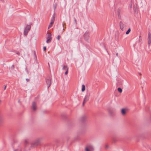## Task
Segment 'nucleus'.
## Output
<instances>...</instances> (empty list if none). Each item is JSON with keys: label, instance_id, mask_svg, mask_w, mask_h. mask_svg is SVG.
<instances>
[{"label": "nucleus", "instance_id": "a878e982", "mask_svg": "<svg viewBox=\"0 0 151 151\" xmlns=\"http://www.w3.org/2000/svg\"><path fill=\"white\" fill-rule=\"evenodd\" d=\"M116 55H117V56H118V53H117L116 54Z\"/></svg>", "mask_w": 151, "mask_h": 151}, {"label": "nucleus", "instance_id": "bb28decb", "mask_svg": "<svg viewBox=\"0 0 151 151\" xmlns=\"http://www.w3.org/2000/svg\"><path fill=\"white\" fill-rule=\"evenodd\" d=\"M26 80H27V81H29V79H27Z\"/></svg>", "mask_w": 151, "mask_h": 151}, {"label": "nucleus", "instance_id": "393cba45", "mask_svg": "<svg viewBox=\"0 0 151 151\" xmlns=\"http://www.w3.org/2000/svg\"><path fill=\"white\" fill-rule=\"evenodd\" d=\"M1 99H0V104L1 103Z\"/></svg>", "mask_w": 151, "mask_h": 151}, {"label": "nucleus", "instance_id": "aec40b11", "mask_svg": "<svg viewBox=\"0 0 151 151\" xmlns=\"http://www.w3.org/2000/svg\"><path fill=\"white\" fill-rule=\"evenodd\" d=\"M68 68H67V70H66V71L65 72V75H66L68 74Z\"/></svg>", "mask_w": 151, "mask_h": 151}, {"label": "nucleus", "instance_id": "a211bd4d", "mask_svg": "<svg viewBox=\"0 0 151 151\" xmlns=\"http://www.w3.org/2000/svg\"><path fill=\"white\" fill-rule=\"evenodd\" d=\"M67 68H68L67 66L64 65L63 67V70H67Z\"/></svg>", "mask_w": 151, "mask_h": 151}, {"label": "nucleus", "instance_id": "0eeeda50", "mask_svg": "<svg viewBox=\"0 0 151 151\" xmlns=\"http://www.w3.org/2000/svg\"><path fill=\"white\" fill-rule=\"evenodd\" d=\"M46 82L47 85V88H48L51 85V81L50 79H47L46 81Z\"/></svg>", "mask_w": 151, "mask_h": 151}, {"label": "nucleus", "instance_id": "20e7f679", "mask_svg": "<svg viewBox=\"0 0 151 151\" xmlns=\"http://www.w3.org/2000/svg\"><path fill=\"white\" fill-rule=\"evenodd\" d=\"M120 27L121 29L123 31L125 30V26L124 25L123 22H120L119 23Z\"/></svg>", "mask_w": 151, "mask_h": 151}, {"label": "nucleus", "instance_id": "9d476101", "mask_svg": "<svg viewBox=\"0 0 151 151\" xmlns=\"http://www.w3.org/2000/svg\"><path fill=\"white\" fill-rule=\"evenodd\" d=\"M126 110L124 109H123L121 110V113L123 115H125L126 114Z\"/></svg>", "mask_w": 151, "mask_h": 151}, {"label": "nucleus", "instance_id": "4468645a", "mask_svg": "<svg viewBox=\"0 0 151 151\" xmlns=\"http://www.w3.org/2000/svg\"><path fill=\"white\" fill-rule=\"evenodd\" d=\"M54 20V19L52 20L51 22L50 25L49 26L48 29H49L52 26L53 24Z\"/></svg>", "mask_w": 151, "mask_h": 151}, {"label": "nucleus", "instance_id": "f8f14e48", "mask_svg": "<svg viewBox=\"0 0 151 151\" xmlns=\"http://www.w3.org/2000/svg\"><path fill=\"white\" fill-rule=\"evenodd\" d=\"M14 151H22V149L21 147L19 146L17 148L14 149Z\"/></svg>", "mask_w": 151, "mask_h": 151}, {"label": "nucleus", "instance_id": "39448f33", "mask_svg": "<svg viewBox=\"0 0 151 151\" xmlns=\"http://www.w3.org/2000/svg\"><path fill=\"white\" fill-rule=\"evenodd\" d=\"M148 43L149 45H150L151 43V34L149 33L148 35Z\"/></svg>", "mask_w": 151, "mask_h": 151}, {"label": "nucleus", "instance_id": "cd10ccee", "mask_svg": "<svg viewBox=\"0 0 151 151\" xmlns=\"http://www.w3.org/2000/svg\"><path fill=\"white\" fill-rule=\"evenodd\" d=\"M6 88V86H5V89Z\"/></svg>", "mask_w": 151, "mask_h": 151}, {"label": "nucleus", "instance_id": "f257e3e1", "mask_svg": "<svg viewBox=\"0 0 151 151\" xmlns=\"http://www.w3.org/2000/svg\"><path fill=\"white\" fill-rule=\"evenodd\" d=\"M41 139H37L34 142L31 143L32 145V146H35L37 145L41 141Z\"/></svg>", "mask_w": 151, "mask_h": 151}, {"label": "nucleus", "instance_id": "ddd939ff", "mask_svg": "<svg viewBox=\"0 0 151 151\" xmlns=\"http://www.w3.org/2000/svg\"><path fill=\"white\" fill-rule=\"evenodd\" d=\"M4 120V118L3 116H0V124L2 123Z\"/></svg>", "mask_w": 151, "mask_h": 151}, {"label": "nucleus", "instance_id": "dca6fc26", "mask_svg": "<svg viewBox=\"0 0 151 151\" xmlns=\"http://www.w3.org/2000/svg\"><path fill=\"white\" fill-rule=\"evenodd\" d=\"M28 32L29 31L27 30H26V29H24V35L25 36H27Z\"/></svg>", "mask_w": 151, "mask_h": 151}, {"label": "nucleus", "instance_id": "6e6552de", "mask_svg": "<svg viewBox=\"0 0 151 151\" xmlns=\"http://www.w3.org/2000/svg\"><path fill=\"white\" fill-rule=\"evenodd\" d=\"M36 104L35 102H33L32 104V108L33 110L35 111L36 109Z\"/></svg>", "mask_w": 151, "mask_h": 151}, {"label": "nucleus", "instance_id": "b1692460", "mask_svg": "<svg viewBox=\"0 0 151 151\" xmlns=\"http://www.w3.org/2000/svg\"><path fill=\"white\" fill-rule=\"evenodd\" d=\"M16 53H17V55H20V53H19V52H16Z\"/></svg>", "mask_w": 151, "mask_h": 151}, {"label": "nucleus", "instance_id": "412c9836", "mask_svg": "<svg viewBox=\"0 0 151 151\" xmlns=\"http://www.w3.org/2000/svg\"><path fill=\"white\" fill-rule=\"evenodd\" d=\"M43 50L44 51H45L46 50V47H43Z\"/></svg>", "mask_w": 151, "mask_h": 151}, {"label": "nucleus", "instance_id": "c85d7f7f", "mask_svg": "<svg viewBox=\"0 0 151 151\" xmlns=\"http://www.w3.org/2000/svg\"><path fill=\"white\" fill-rule=\"evenodd\" d=\"M1 1H3V0H0Z\"/></svg>", "mask_w": 151, "mask_h": 151}, {"label": "nucleus", "instance_id": "423d86ee", "mask_svg": "<svg viewBox=\"0 0 151 151\" xmlns=\"http://www.w3.org/2000/svg\"><path fill=\"white\" fill-rule=\"evenodd\" d=\"M89 99V96H86L85 98L84 99L83 102V105L84 106L85 103L87 102Z\"/></svg>", "mask_w": 151, "mask_h": 151}, {"label": "nucleus", "instance_id": "2eb2a0df", "mask_svg": "<svg viewBox=\"0 0 151 151\" xmlns=\"http://www.w3.org/2000/svg\"><path fill=\"white\" fill-rule=\"evenodd\" d=\"M85 90V86L84 85H83L82 86V91L83 92Z\"/></svg>", "mask_w": 151, "mask_h": 151}, {"label": "nucleus", "instance_id": "4be33fe9", "mask_svg": "<svg viewBox=\"0 0 151 151\" xmlns=\"http://www.w3.org/2000/svg\"><path fill=\"white\" fill-rule=\"evenodd\" d=\"M60 35H58V37H57V39H58V40H59L60 39Z\"/></svg>", "mask_w": 151, "mask_h": 151}, {"label": "nucleus", "instance_id": "1a4fd4ad", "mask_svg": "<svg viewBox=\"0 0 151 151\" xmlns=\"http://www.w3.org/2000/svg\"><path fill=\"white\" fill-rule=\"evenodd\" d=\"M24 145L25 146H27L29 143V142L28 139H26L24 141Z\"/></svg>", "mask_w": 151, "mask_h": 151}, {"label": "nucleus", "instance_id": "5701e85b", "mask_svg": "<svg viewBox=\"0 0 151 151\" xmlns=\"http://www.w3.org/2000/svg\"><path fill=\"white\" fill-rule=\"evenodd\" d=\"M105 147L106 148H108L109 147V146L108 145H105Z\"/></svg>", "mask_w": 151, "mask_h": 151}, {"label": "nucleus", "instance_id": "f3484780", "mask_svg": "<svg viewBox=\"0 0 151 151\" xmlns=\"http://www.w3.org/2000/svg\"><path fill=\"white\" fill-rule=\"evenodd\" d=\"M118 91L120 93H121L122 91V88H118Z\"/></svg>", "mask_w": 151, "mask_h": 151}, {"label": "nucleus", "instance_id": "7ed1b4c3", "mask_svg": "<svg viewBox=\"0 0 151 151\" xmlns=\"http://www.w3.org/2000/svg\"><path fill=\"white\" fill-rule=\"evenodd\" d=\"M93 148L91 146H89L85 148V151H93Z\"/></svg>", "mask_w": 151, "mask_h": 151}, {"label": "nucleus", "instance_id": "9b49d317", "mask_svg": "<svg viewBox=\"0 0 151 151\" xmlns=\"http://www.w3.org/2000/svg\"><path fill=\"white\" fill-rule=\"evenodd\" d=\"M31 27V26L30 25H28L26 27L25 29H26V30L29 31Z\"/></svg>", "mask_w": 151, "mask_h": 151}, {"label": "nucleus", "instance_id": "f03ea898", "mask_svg": "<svg viewBox=\"0 0 151 151\" xmlns=\"http://www.w3.org/2000/svg\"><path fill=\"white\" fill-rule=\"evenodd\" d=\"M51 34L50 33L48 32V36L47 37V40L46 41V42L47 43H49L50 42L51 40Z\"/></svg>", "mask_w": 151, "mask_h": 151}, {"label": "nucleus", "instance_id": "6ab92c4d", "mask_svg": "<svg viewBox=\"0 0 151 151\" xmlns=\"http://www.w3.org/2000/svg\"><path fill=\"white\" fill-rule=\"evenodd\" d=\"M131 31V29H130V28H129L128 30L126 32V34L127 35H128V34Z\"/></svg>", "mask_w": 151, "mask_h": 151}]
</instances>
